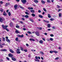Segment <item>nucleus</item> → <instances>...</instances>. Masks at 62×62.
I'll return each mask as SVG.
<instances>
[{
	"mask_svg": "<svg viewBox=\"0 0 62 62\" xmlns=\"http://www.w3.org/2000/svg\"><path fill=\"white\" fill-rule=\"evenodd\" d=\"M24 52H27V50L25 49H24Z\"/></svg>",
	"mask_w": 62,
	"mask_h": 62,
	"instance_id": "864d4df0",
	"label": "nucleus"
},
{
	"mask_svg": "<svg viewBox=\"0 0 62 62\" xmlns=\"http://www.w3.org/2000/svg\"><path fill=\"white\" fill-rule=\"evenodd\" d=\"M60 10H61V9H59L58 10V12H59V11H60Z\"/></svg>",
	"mask_w": 62,
	"mask_h": 62,
	"instance_id": "338daca9",
	"label": "nucleus"
},
{
	"mask_svg": "<svg viewBox=\"0 0 62 62\" xmlns=\"http://www.w3.org/2000/svg\"><path fill=\"white\" fill-rule=\"evenodd\" d=\"M16 51H17L18 52L20 51V49H17L16 50Z\"/></svg>",
	"mask_w": 62,
	"mask_h": 62,
	"instance_id": "37998d69",
	"label": "nucleus"
},
{
	"mask_svg": "<svg viewBox=\"0 0 62 62\" xmlns=\"http://www.w3.org/2000/svg\"><path fill=\"white\" fill-rule=\"evenodd\" d=\"M30 40L32 41H35L34 39H33V38H30Z\"/></svg>",
	"mask_w": 62,
	"mask_h": 62,
	"instance_id": "a211bd4d",
	"label": "nucleus"
},
{
	"mask_svg": "<svg viewBox=\"0 0 62 62\" xmlns=\"http://www.w3.org/2000/svg\"><path fill=\"white\" fill-rule=\"evenodd\" d=\"M27 32L29 34H31V32L30 31H27Z\"/></svg>",
	"mask_w": 62,
	"mask_h": 62,
	"instance_id": "72a5a7b5",
	"label": "nucleus"
},
{
	"mask_svg": "<svg viewBox=\"0 0 62 62\" xmlns=\"http://www.w3.org/2000/svg\"><path fill=\"white\" fill-rule=\"evenodd\" d=\"M35 58H36V59H38V57H37V56H36L35 57Z\"/></svg>",
	"mask_w": 62,
	"mask_h": 62,
	"instance_id": "4d7b16f0",
	"label": "nucleus"
},
{
	"mask_svg": "<svg viewBox=\"0 0 62 62\" xmlns=\"http://www.w3.org/2000/svg\"><path fill=\"white\" fill-rule=\"evenodd\" d=\"M20 8L22 9H24V8H23V7H22V6H20Z\"/></svg>",
	"mask_w": 62,
	"mask_h": 62,
	"instance_id": "2f4dec72",
	"label": "nucleus"
},
{
	"mask_svg": "<svg viewBox=\"0 0 62 62\" xmlns=\"http://www.w3.org/2000/svg\"><path fill=\"white\" fill-rule=\"evenodd\" d=\"M3 15H4V16H6L7 15V14L5 13V11L4 12Z\"/></svg>",
	"mask_w": 62,
	"mask_h": 62,
	"instance_id": "bb28decb",
	"label": "nucleus"
},
{
	"mask_svg": "<svg viewBox=\"0 0 62 62\" xmlns=\"http://www.w3.org/2000/svg\"><path fill=\"white\" fill-rule=\"evenodd\" d=\"M29 20L30 21H31L32 23H34V21L33 20V19L31 18H29Z\"/></svg>",
	"mask_w": 62,
	"mask_h": 62,
	"instance_id": "dca6fc26",
	"label": "nucleus"
},
{
	"mask_svg": "<svg viewBox=\"0 0 62 62\" xmlns=\"http://www.w3.org/2000/svg\"><path fill=\"white\" fill-rule=\"evenodd\" d=\"M38 12H39V13H40V12H41V11L39 10H38Z\"/></svg>",
	"mask_w": 62,
	"mask_h": 62,
	"instance_id": "774afa93",
	"label": "nucleus"
},
{
	"mask_svg": "<svg viewBox=\"0 0 62 62\" xmlns=\"http://www.w3.org/2000/svg\"><path fill=\"white\" fill-rule=\"evenodd\" d=\"M6 41L8 43H10V40L9 39H6Z\"/></svg>",
	"mask_w": 62,
	"mask_h": 62,
	"instance_id": "9b49d317",
	"label": "nucleus"
},
{
	"mask_svg": "<svg viewBox=\"0 0 62 62\" xmlns=\"http://www.w3.org/2000/svg\"><path fill=\"white\" fill-rule=\"evenodd\" d=\"M10 5V3H6L5 5V7H8V5Z\"/></svg>",
	"mask_w": 62,
	"mask_h": 62,
	"instance_id": "9d476101",
	"label": "nucleus"
},
{
	"mask_svg": "<svg viewBox=\"0 0 62 62\" xmlns=\"http://www.w3.org/2000/svg\"><path fill=\"white\" fill-rule=\"evenodd\" d=\"M0 3L1 4H3V2L2 1H1L0 2Z\"/></svg>",
	"mask_w": 62,
	"mask_h": 62,
	"instance_id": "49530a36",
	"label": "nucleus"
},
{
	"mask_svg": "<svg viewBox=\"0 0 62 62\" xmlns=\"http://www.w3.org/2000/svg\"><path fill=\"white\" fill-rule=\"evenodd\" d=\"M5 21V19L4 18L2 17H0V23H3V21Z\"/></svg>",
	"mask_w": 62,
	"mask_h": 62,
	"instance_id": "f257e3e1",
	"label": "nucleus"
},
{
	"mask_svg": "<svg viewBox=\"0 0 62 62\" xmlns=\"http://www.w3.org/2000/svg\"><path fill=\"white\" fill-rule=\"evenodd\" d=\"M41 2L42 4H44L45 3V1L42 0H41Z\"/></svg>",
	"mask_w": 62,
	"mask_h": 62,
	"instance_id": "2eb2a0df",
	"label": "nucleus"
},
{
	"mask_svg": "<svg viewBox=\"0 0 62 62\" xmlns=\"http://www.w3.org/2000/svg\"><path fill=\"white\" fill-rule=\"evenodd\" d=\"M23 30H26V29L24 28H23Z\"/></svg>",
	"mask_w": 62,
	"mask_h": 62,
	"instance_id": "bf43d9fd",
	"label": "nucleus"
},
{
	"mask_svg": "<svg viewBox=\"0 0 62 62\" xmlns=\"http://www.w3.org/2000/svg\"><path fill=\"white\" fill-rule=\"evenodd\" d=\"M50 54H52V53H54V51H50Z\"/></svg>",
	"mask_w": 62,
	"mask_h": 62,
	"instance_id": "7c9ffc66",
	"label": "nucleus"
},
{
	"mask_svg": "<svg viewBox=\"0 0 62 62\" xmlns=\"http://www.w3.org/2000/svg\"><path fill=\"white\" fill-rule=\"evenodd\" d=\"M54 53L56 54V53H58V51H53Z\"/></svg>",
	"mask_w": 62,
	"mask_h": 62,
	"instance_id": "c85d7f7f",
	"label": "nucleus"
},
{
	"mask_svg": "<svg viewBox=\"0 0 62 62\" xmlns=\"http://www.w3.org/2000/svg\"><path fill=\"white\" fill-rule=\"evenodd\" d=\"M39 16L40 18H43V16L40 15H39Z\"/></svg>",
	"mask_w": 62,
	"mask_h": 62,
	"instance_id": "ddd939ff",
	"label": "nucleus"
},
{
	"mask_svg": "<svg viewBox=\"0 0 62 62\" xmlns=\"http://www.w3.org/2000/svg\"><path fill=\"white\" fill-rule=\"evenodd\" d=\"M6 59H7L8 60V61H9V58H8V57H6Z\"/></svg>",
	"mask_w": 62,
	"mask_h": 62,
	"instance_id": "de8ad7c7",
	"label": "nucleus"
},
{
	"mask_svg": "<svg viewBox=\"0 0 62 62\" xmlns=\"http://www.w3.org/2000/svg\"><path fill=\"white\" fill-rule=\"evenodd\" d=\"M30 11L31 13H34L35 12V11L33 10H30Z\"/></svg>",
	"mask_w": 62,
	"mask_h": 62,
	"instance_id": "4468645a",
	"label": "nucleus"
},
{
	"mask_svg": "<svg viewBox=\"0 0 62 62\" xmlns=\"http://www.w3.org/2000/svg\"><path fill=\"white\" fill-rule=\"evenodd\" d=\"M9 51L11 53H12V54H13L14 53V51L12 50L11 49H10L9 50Z\"/></svg>",
	"mask_w": 62,
	"mask_h": 62,
	"instance_id": "1a4fd4ad",
	"label": "nucleus"
},
{
	"mask_svg": "<svg viewBox=\"0 0 62 62\" xmlns=\"http://www.w3.org/2000/svg\"><path fill=\"white\" fill-rule=\"evenodd\" d=\"M50 40L51 41H53V40H54V39L52 38H50Z\"/></svg>",
	"mask_w": 62,
	"mask_h": 62,
	"instance_id": "79ce46f5",
	"label": "nucleus"
},
{
	"mask_svg": "<svg viewBox=\"0 0 62 62\" xmlns=\"http://www.w3.org/2000/svg\"><path fill=\"white\" fill-rule=\"evenodd\" d=\"M25 13L27 15H29V13H28V12H26Z\"/></svg>",
	"mask_w": 62,
	"mask_h": 62,
	"instance_id": "f704fd0d",
	"label": "nucleus"
},
{
	"mask_svg": "<svg viewBox=\"0 0 62 62\" xmlns=\"http://www.w3.org/2000/svg\"><path fill=\"white\" fill-rule=\"evenodd\" d=\"M0 48H3V46L1 45H0Z\"/></svg>",
	"mask_w": 62,
	"mask_h": 62,
	"instance_id": "6e6d98bb",
	"label": "nucleus"
},
{
	"mask_svg": "<svg viewBox=\"0 0 62 62\" xmlns=\"http://www.w3.org/2000/svg\"><path fill=\"white\" fill-rule=\"evenodd\" d=\"M38 59H35V61L36 62L37 61H38Z\"/></svg>",
	"mask_w": 62,
	"mask_h": 62,
	"instance_id": "69168bd1",
	"label": "nucleus"
},
{
	"mask_svg": "<svg viewBox=\"0 0 62 62\" xmlns=\"http://www.w3.org/2000/svg\"><path fill=\"white\" fill-rule=\"evenodd\" d=\"M29 17V16L28 15H26L25 16V17L26 18H28Z\"/></svg>",
	"mask_w": 62,
	"mask_h": 62,
	"instance_id": "a878e982",
	"label": "nucleus"
},
{
	"mask_svg": "<svg viewBox=\"0 0 62 62\" xmlns=\"http://www.w3.org/2000/svg\"><path fill=\"white\" fill-rule=\"evenodd\" d=\"M0 51L2 52H7V50L6 49H1Z\"/></svg>",
	"mask_w": 62,
	"mask_h": 62,
	"instance_id": "7ed1b4c3",
	"label": "nucleus"
},
{
	"mask_svg": "<svg viewBox=\"0 0 62 62\" xmlns=\"http://www.w3.org/2000/svg\"><path fill=\"white\" fill-rule=\"evenodd\" d=\"M50 36L51 37H54V35H53L52 34H51L50 35Z\"/></svg>",
	"mask_w": 62,
	"mask_h": 62,
	"instance_id": "09e8293b",
	"label": "nucleus"
},
{
	"mask_svg": "<svg viewBox=\"0 0 62 62\" xmlns=\"http://www.w3.org/2000/svg\"><path fill=\"white\" fill-rule=\"evenodd\" d=\"M52 28V29H55V27H54V26H53Z\"/></svg>",
	"mask_w": 62,
	"mask_h": 62,
	"instance_id": "a19ab883",
	"label": "nucleus"
},
{
	"mask_svg": "<svg viewBox=\"0 0 62 62\" xmlns=\"http://www.w3.org/2000/svg\"><path fill=\"white\" fill-rule=\"evenodd\" d=\"M26 46H29V45L28 44H26Z\"/></svg>",
	"mask_w": 62,
	"mask_h": 62,
	"instance_id": "e2e57ef3",
	"label": "nucleus"
},
{
	"mask_svg": "<svg viewBox=\"0 0 62 62\" xmlns=\"http://www.w3.org/2000/svg\"><path fill=\"white\" fill-rule=\"evenodd\" d=\"M57 7H58V8H60V6H58V5H57Z\"/></svg>",
	"mask_w": 62,
	"mask_h": 62,
	"instance_id": "3c124183",
	"label": "nucleus"
},
{
	"mask_svg": "<svg viewBox=\"0 0 62 62\" xmlns=\"http://www.w3.org/2000/svg\"><path fill=\"white\" fill-rule=\"evenodd\" d=\"M16 28H20V26H18L19 25L18 24H16Z\"/></svg>",
	"mask_w": 62,
	"mask_h": 62,
	"instance_id": "f3484780",
	"label": "nucleus"
},
{
	"mask_svg": "<svg viewBox=\"0 0 62 62\" xmlns=\"http://www.w3.org/2000/svg\"><path fill=\"white\" fill-rule=\"evenodd\" d=\"M47 2H48V3H51V1L49 0H47Z\"/></svg>",
	"mask_w": 62,
	"mask_h": 62,
	"instance_id": "58836bf2",
	"label": "nucleus"
},
{
	"mask_svg": "<svg viewBox=\"0 0 62 62\" xmlns=\"http://www.w3.org/2000/svg\"><path fill=\"white\" fill-rule=\"evenodd\" d=\"M47 27L48 28H50L51 27V25L49 24H48L47 25Z\"/></svg>",
	"mask_w": 62,
	"mask_h": 62,
	"instance_id": "aec40b11",
	"label": "nucleus"
},
{
	"mask_svg": "<svg viewBox=\"0 0 62 62\" xmlns=\"http://www.w3.org/2000/svg\"><path fill=\"white\" fill-rule=\"evenodd\" d=\"M16 52L18 54H20L21 53V52L20 51H16Z\"/></svg>",
	"mask_w": 62,
	"mask_h": 62,
	"instance_id": "ea45409f",
	"label": "nucleus"
},
{
	"mask_svg": "<svg viewBox=\"0 0 62 62\" xmlns=\"http://www.w3.org/2000/svg\"><path fill=\"white\" fill-rule=\"evenodd\" d=\"M61 16H62V15H61V13H59V17H61Z\"/></svg>",
	"mask_w": 62,
	"mask_h": 62,
	"instance_id": "b1692460",
	"label": "nucleus"
},
{
	"mask_svg": "<svg viewBox=\"0 0 62 62\" xmlns=\"http://www.w3.org/2000/svg\"><path fill=\"white\" fill-rule=\"evenodd\" d=\"M18 7V6L17 5H16L14 6V8L16 10L17 9V8Z\"/></svg>",
	"mask_w": 62,
	"mask_h": 62,
	"instance_id": "f8f14e48",
	"label": "nucleus"
},
{
	"mask_svg": "<svg viewBox=\"0 0 62 62\" xmlns=\"http://www.w3.org/2000/svg\"><path fill=\"white\" fill-rule=\"evenodd\" d=\"M43 9L44 11H45V12H46V9H45V8H44Z\"/></svg>",
	"mask_w": 62,
	"mask_h": 62,
	"instance_id": "603ef678",
	"label": "nucleus"
},
{
	"mask_svg": "<svg viewBox=\"0 0 62 62\" xmlns=\"http://www.w3.org/2000/svg\"><path fill=\"white\" fill-rule=\"evenodd\" d=\"M50 21H53V18H51L50 19Z\"/></svg>",
	"mask_w": 62,
	"mask_h": 62,
	"instance_id": "680f3d73",
	"label": "nucleus"
},
{
	"mask_svg": "<svg viewBox=\"0 0 62 62\" xmlns=\"http://www.w3.org/2000/svg\"><path fill=\"white\" fill-rule=\"evenodd\" d=\"M21 19L22 20H23V21H25V20L24 19V18H21Z\"/></svg>",
	"mask_w": 62,
	"mask_h": 62,
	"instance_id": "0e129e2a",
	"label": "nucleus"
},
{
	"mask_svg": "<svg viewBox=\"0 0 62 62\" xmlns=\"http://www.w3.org/2000/svg\"><path fill=\"white\" fill-rule=\"evenodd\" d=\"M43 41H42V40H40L39 41V43H41V44H42L43 43Z\"/></svg>",
	"mask_w": 62,
	"mask_h": 62,
	"instance_id": "4be33fe9",
	"label": "nucleus"
},
{
	"mask_svg": "<svg viewBox=\"0 0 62 62\" xmlns=\"http://www.w3.org/2000/svg\"><path fill=\"white\" fill-rule=\"evenodd\" d=\"M48 18H51V15H50V14H48Z\"/></svg>",
	"mask_w": 62,
	"mask_h": 62,
	"instance_id": "412c9836",
	"label": "nucleus"
},
{
	"mask_svg": "<svg viewBox=\"0 0 62 62\" xmlns=\"http://www.w3.org/2000/svg\"><path fill=\"white\" fill-rule=\"evenodd\" d=\"M2 27V29H4V28H3V27L4 26L5 28H7L8 27V25H6L5 26L4 25V24H2L1 26Z\"/></svg>",
	"mask_w": 62,
	"mask_h": 62,
	"instance_id": "20e7f679",
	"label": "nucleus"
},
{
	"mask_svg": "<svg viewBox=\"0 0 62 62\" xmlns=\"http://www.w3.org/2000/svg\"><path fill=\"white\" fill-rule=\"evenodd\" d=\"M31 15L32 16H33V17H35V16H36L35 14L33 13Z\"/></svg>",
	"mask_w": 62,
	"mask_h": 62,
	"instance_id": "c756f323",
	"label": "nucleus"
},
{
	"mask_svg": "<svg viewBox=\"0 0 62 62\" xmlns=\"http://www.w3.org/2000/svg\"><path fill=\"white\" fill-rule=\"evenodd\" d=\"M59 59V57H57L55 59V60H56L57 59Z\"/></svg>",
	"mask_w": 62,
	"mask_h": 62,
	"instance_id": "5fc2aeb1",
	"label": "nucleus"
},
{
	"mask_svg": "<svg viewBox=\"0 0 62 62\" xmlns=\"http://www.w3.org/2000/svg\"><path fill=\"white\" fill-rule=\"evenodd\" d=\"M19 22L20 23H22V24L23 23V22L22 21H20Z\"/></svg>",
	"mask_w": 62,
	"mask_h": 62,
	"instance_id": "c9c22d12",
	"label": "nucleus"
},
{
	"mask_svg": "<svg viewBox=\"0 0 62 62\" xmlns=\"http://www.w3.org/2000/svg\"><path fill=\"white\" fill-rule=\"evenodd\" d=\"M35 34H36V35H37V36H39V32L38 31H36L35 32Z\"/></svg>",
	"mask_w": 62,
	"mask_h": 62,
	"instance_id": "f03ea898",
	"label": "nucleus"
},
{
	"mask_svg": "<svg viewBox=\"0 0 62 62\" xmlns=\"http://www.w3.org/2000/svg\"><path fill=\"white\" fill-rule=\"evenodd\" d=\"M15 32L16 33V34H18V33H19V31L17 30Z\"/></svg>",
	"mask_w": 62,
	"mask_h": 62,
	"instance_id": "e433bc0d",
	"label": "nucleus"
},
{
	"mask_svg": "<svg viewBox=\"0 0 62 62\" xmlns=\"http://www.w3.org/2000/svg\"><path fill=\"white\" fill-rule=\"evenodd\" d=\"M12 60H13V61H16V58L14 57H12Z\"/></svg>",
	"mask_w": 62,
	"mask_h": 62,
	"instance_id": "423d86ee",
	"label": "nucleus"
},
{
	"mask_svg": "<svg viewBox=\"0 0 62 62\" xmlns=\"http://www.w3.org/2000/svg\"><path fill=\"white\" fill-rule=\"evenodd\" d=\"M8 56L9 57H10L12 58L13 57V54L10 53L8 54Z\"/></svg>",
	"mask_w": 62,
	"mask_h": 62,
	"instance_id": "39448f33",
	"label": "nucleus"
},
{
	"mask_svg": "<svg viewBox=\"0 0 62 62\" xmlns=\"http://www.w3.org/2000/svg\"><path fill=\"white\" fill-rule=\"evenodd\" d=\"M44 35H47V33H44Z\"/></svg>",
	"mask_w": 62,
	"mask_h": 62,
	"instance_id": "052dcab7",
	"label": "nucleus"
},
{
	"mask_svg": "<svg viewBox=\"0 0 62 62\" xmlns=\"http://www.w3.org/2000/svg\"><path fill=\"white\" fill-rule=\"evenodd\" d=\"M20 48L21 51H23V47L21 46L20 47Z\"/></svg>",
	"mask_w": 62,
	"mask_h": 62,
	"instance_id": "6ab92c4d",
	"label": "nucleus"
},
{
	"mask_svg": "<svg viewBox=\"0 0 62 62\" xmlns=\"http://www.w3.org/2000/svg\"><path fill=\"white\" fill-rule=\"evenodd\" d=\"M39 53L40 54H41L42 55H43V54H44V53H43L41 51Z\"/></svg>",
	"mask_w": 62,
	"mask_h": 62,
	"instance_id": "5701e85b",
	"label": "nucleus"
},
{
	"mask_svg": "<svg viewBox=\"0 0 62 62\" xmlns=\"http://www.w3.org/2000/svg\"><path fill=\"white\" fill-rule=\"evenodd\" d=\"M2 38H3L2 41L3 42H4L5 41V38L4 37H3Z\"/></svg>",
	"mask_w": 62,
	"mask_h": 62,
	"instance_id": "393cba45",
	"label": "nucleus"
},
{
	"mask_svg": "<svg viewBox=\"0 0 62 62\" xmlns=\"http://www.w3.org/2000/svg\"><path fill=\"white\" fill-rule=\"evenodd\" d=\"M17 36L18 37H21V35L19 34L17 35Z\"/></svg>",
	"mask_w": 62,
	"mask_h": 62,
	"instance_id": "13d9d810",
	"label": "nucleus"
},
{
	"mask_svg": "<svg viewBox=\"0 0 62 62\" xmlns=\"http://www.w3.org/2000/svg\"><path fill=\"white\" fill-rule=\"evenodd\" d=\"M15 40H16V41H18V38H16Z\"/></svg>",
	"mask_w": 62,
	"mask_h": 62,
	"instance_id": "c03bdc74",
	"label": "nucleus"
},
{
	"mask_svg": "<svg viewBox=\"0 0 62 62\" xmlns=\"http://www.w3.org/2000/svg\"><path fill=\"white\" fill-rule=\"evenodd\" d=\"M3 28L4 29H6V30L7 31V32H8L9 31V30H8L7 28H5V26L3 27Z\"/></svg>",
	"mask_w": 62,
	"mask_h": 62,
	"instance_id": "6e6552de",
	"label": "nucleus"
},
{
	"mask_svg": "<svg viewBox=\"0 0 62 62\" xmlns=\"http://www.w3.org/2000/svg\"><path fill=\"white\" fill-rule=\"evenodd\" d=\"M34 2H35V3H38V0H34Z\"/></svg>",
	"mask_w": 62,
	"mask_h": 62,
	"instance_id": "cd10ccee",
	"label": "nucleus"
},
{
	"mask_svg": "<svg viewBox=\"0 0 62 62\" xmlns=\"http://www.w3.org/2000/svg\"><path fill=\"white\" fill-rule=\"evenodd\" d=\"M10 26H12L13 25V23H11L10 24Z\"/></svg>",
	"mask_w": 62,
	"mask_h": 62,
	"instance_id": "473e14b6",
	"label": "nucleus"
},
{
	"mask_svg": "<svg viewBox=\"0 0 62 62\" xmlns=\"http://www.w3.org/2000/svg\"><path fill=\"white\" fill-rule=\"evenodd\" d=\"M8 15L9 16H10L11 15V14L10 13V12H9L8 13Z\"/></svg>",
	"mask_w": 62,
	"mask_h": 62,
	"instance_id": "4c0bfd02",
	"label": "nucleus"
},
{
	"mask_svg": "<svg viewBox=\"0 0 62 62\" xmlns=\"http://www.w3.org/2000/svg\"><path fill=\"white\" fill-rule=\"evenodd\" d=\"M21 1L23 3H26V0H21Z\"/></svg>",
	"mask_w": 62,
	"mask_h": 62,
	"instance_id": "0eeeda50",
	"label": "nucleus"
},
{
	"mask_svg": "<svg viewBox=\"0 0 62 62\" xmlns=\"http://www.w3.org/2000/svg\"><path fill=\"white\" fill-rule=\"evenodd\" d=\"M20 37H21V38H23V35L22 34L21 35H20Z\"/></svg>",
	"mask_w": 62,
	"mask_h": 62,
	"instance_id": "8fccbe9b",
	"label": "nucleus"
},
{
	"mask_svg": "<svg viewBox=\"0 0 62 62\" xmlns=\"http://www.w3.org/2000/svg\"><path fill=\"white\" fill-rule=\"evenodd\" d=\"M0 11H1V12H3V9H2L0 10Z\"/></svg>",
	"mask_w": 62,
	"mask_h": 62,
	"instance_id": "a18cd8bd",
	"label": "nucleus"
}]
</instances>
